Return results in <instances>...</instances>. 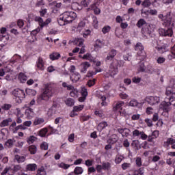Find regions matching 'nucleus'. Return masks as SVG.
Listing matches in <instances>:
<instances>
[{
    "mask_svg": "<svg viewBox=\"0 0 175 175\" xmlns=\"http://www.w3.org/2000/svg\"><path fill=\"white\" fill-rule=\"evenodd\" d=\"M158 17L162 20L163 22V25L165 27V28L159 29V33L160 36H173V27H174V21H173V18H172L170 13L165 16L160 14Z\"/></svg>",
    "mask_w": 175,
    "mask_h": 175,
    "instance_id": "nucleus-1",
    "label": "nucleus"
},
{
    "mask_svg": "<svg viewBox=\"0 0 175 175\" xmlns=\"http://www.w3.org/2000/svg\"><path fill=\"white\" fill-rule=\"evenodd\" d=\"M120 66H124V60L113 59L109 66V76L114 77L118 73V67L120 68Z\"/></svg>",
    "mask_w": 175,
    "mask_h": 175,
    "instance_id": "nucleus-2",
    "label": "nucleus"
},
{
    "mask_svg": "<svg viewBox=\"0 0 175 175\" xmlns=\"http://www.w3.org/2000/svg\"><path fill=\"white\" fill-rule=\"evenodd\" d=\"M34 20L38 23L40 27H38L36 30L31 31V36L33 35V38L32 42H35V40H36V36L35 35H36L38 32H40V29H43V27H44V22L43 21V18H42L40 16H36Z\"/></svg>",
    "mask_w": 175,
    "mask_h": 175,
    "instance_id": "nucleus-3",
    "label": "nucleus"
},
{
    "mask_svg": "<svg viewBox=\"0 0 175 175\" xmlns=\"http://www.w3.org/2000/svg\"><path fill=\"white\" fill-rule=\"evenodd\" d=\"M12 95L15 97L17 103H21V101L25 98V92L19 88L15 89L12 91Z\"/></svg>",
    "mask_w": 175,
    "mask_h": 175,
    "instance_id": "nucleus-4",
    "label": "nucleus"
},
{
    "mask_svg": "<svg viewBox=\"0 0 175 175\" xmlns=\"http://www.w3.org/2000/svg\"><path fill=\"white\" fill-rule=\"evenodd\" d=\"M62 15L63 16L64 20L65 21H67L68 24H70V23H72L73 21L76 20L77 17V14L72 11L64 12Z\"/></svg>",
    "mask_w": 175,
    "mask_h": 175,
    "instance_id": "nucleus-5",
    "label": "nucleus"
},
{
    "mask_svg": "<svg viewBox=\"0 0 175 175\" xmlns=\"http://www.w3.org/2000/svg\"><path fill=\"white\" fill-rule=\"evenodd\" d=\"M53 94H54V90L51 85H45L44 88V98L45 100H49L53 96Z\"/></svg>",
    "mask_w": 175,
    "mask_h": 175,
    "instance_id": "nucleus-6",
    "label": "nucleus"
},
{
    "mask_svg": "<svg viewBox=\"0 0 175 175\" xmlns=\"http://www.w3.org/2000/svg\"><path fill=\"white\" fill-rule=\"evenodd\" d=\"M136 51H139L137 53L139 57H142L141 59H144L146 58V51H144V46L141 42H138L135 45Z\"/></svg>",
    "mask_w": 175,
    "mask_h": 175,
    "instance_id": "nucleus-7",
    "label": "nucleus"
},
{
    "mask_svg": "<svg viewBox=\"0 0 175 175\" xmlns=\"http://www.w3.org/2000/svg\"><path fill=\"white\" fill-rule=\"evenodd\" d=\"M145 102H147L149 105H151L152 106V105H157V103H159V102H161V97L147 96L145 98Z\"/></svg>",
    "mask_w": 175,
    "mask_h": 175,
    "instance_id": "nucleus-8",
    "label": "nucleus"
},
{
    "mask_svg": "<svg viewBox=\"0 0 175 175\" xmlns=\"http://www.w3.org/2000/svg\"><path fill=\"white\" fill-rule=\"evenodd\" d=\"M152 32V29H151V26L148 24L144 26L142 29V33L143 36H145L146 38H147V36H150Z\"/></svg>",
    "mask_w": 175,
    "mask_h": 175,
    "instance_id": "nucleus-9",
    "label": "nucleus"
},
{
    "mask_svg": "<svg viewBox=\"0 0 175 175\" xmlns=\"http://www.w3.org/2000/svg\"><path fill=\"white\" fill-rule=\"evenodd\" d=\"M117 55V50L116 49H111L109 51L107 56L105 58V62H110V61H114V57Z\"/></svg>",
    "mask_w": 175,
    "mask_h": 175,
    "instance_id": "nucleus-10",
    "label": "nucleus"
},
{
    "mask_svg": "<svg viewBox=\"0 0 175 175\" xmlns=\"http://www.w3.org/2000/svg\"><path fill=\"white\" fill-rule=\"evenodd\" d=\"M94 50L96 51H99L100 49L105 47V42L103 40L97 39L94 44Z\"/></svg>",
    "mask_w": 175,
    "mask_h": 175,
    "instance_id": "nucleus-11",
    "label": "nucleus"
},
{
    "mask_svg": "<svg viewBox=\"0 0 175 175\" xmlns=\"http://www.w3.org/2000/svg\"><path fill=\"white\" fill-rule=\"evenodd\" d=\"M80 79H81V75L78 72L70 74V80H71L72 83H77Z\"/></svg>",
    "mask_w": 175,
    "mask_h": 175,
    "instance_id": "nucleus-12",
    "label": "nucleus"
},
{
    "mask_svg": "<svg viewBox=\"0 0 175 175\" xmlns=\"http://www.w3.org/2000/svg\"><path fill=\"white\" fill-rule=\"evenodd\" d=\"M25 116L29 120H31L35 116V113L33 112V109L29 107H27L26 108L25 112Z\"/></svg>",
    "mask_w": 175,
    "mask_h": 175,
    "instance_id": "nucleus-13",
    "label": "nucleus"
},
{
    "mask_svg": "<svg viewBox=\"0 0 175 175\" xmlns=\"http://www.w3.org/2000/svg\"><path fill=\"white\" fill-rule=\"evenodd\" d=\"M91 66V64L88 62H85L81 64V73H87V69Z\"/></svg>",
    "mask_w": 175,
    "mask_h": 175,
    "instance_id": "nucleus-14",
    "label": "nucleus"
},
{
    "mask_svg": "<svg viewBox=\"0 0 175 175\" xmlns=\"http://www.w3.org/2000/svg\"><path fill=\"white\" fill-rule=\"evenodd\" d=\"M118 132L122 135L123 137H128L129 136V133L131 132V130L127 128L124 129H118Z\"/></svg>",
    "mask_w": 175,
    "mask_h": 175,
    "instance_id": "nucleus-15",
    "label": "nucleus"
},
{
    "mask_svg": "<svg viewBox=\"0 0 175 175\" xmlns=\"http://www.w3.org/2000/svg\"><path fill=\"white\" fill-rule=\"evenodd\" d=\"M102 72V69L98 68L94 70H90L87 73L86 77H92V76H95L97 73H100Z\"/></svg>",
    "mask_w": 175,
    "mask_h": 175,
    "instance_id": "nucleus-16",
    "label": "nucleus"
},
{
    "mask_svg": "<svg viewBox=\"0 0 175 175\" xmlns=\"http://www.w3.org/2000/svg\"><path fill=\"white\" fill-rule=\"evenodd\" d=\"M159 136V131H154L152 132L151 135L148 136V142H150V143L154 142V139H157Z\"/></svg>",
    "mask_w": 175,
    "mask_h": 175,
    "instance_id": "nucleus-17",
    "label": "nucleus"
},
{
    "mask_svg": "<svg viewBox=\"0 0 175 175\" xmlns=\"http://www.w3.org/2000/svg\"><path fill=\"white\" fill-rule=\"evenodd\" d=\"M124 102L123 101H119L116 103V106L113 107L114 111H119V113H120V115L122 116V112L121 110H122V106H124Z\"/></svg>",
    "mask_w": 175,
    "mask_h": 175,
    "instance_id": "nucleus-18",
    "label": "nucleus"
},
{
    "mask_svg": "<svg viewBox=\"0 0 175 175\" xmlns=\"http://www.w3.org/2000/svg\"><path fill=\"white\" fill-rule=\"evenodd\" d=\"M72 43L76 44V46L81 47V46L84 44V39L82 38H77L73 40Z\"/></svg>",
    "mask_w": 175,
    "mask_h": 175,
    "instance_id": "nucleus-19",
    "label": "nucleus"
},
{
    "mask_svg": "<svg viewBox=\"0 0 175 175\" xmlns=\"http://www.w3.org/2000/svg\"><path fill=\"white\" fill-rule=\"evenodd\" d=\"M83 59H86L87 61H90V62H96L95 61V57H93L91 53H86L82 57Z\"/></svg>",
    "mask_w": 175,
    "mask_h": 175,
    "instance_id": "nucleus-20",
    "label": "nucleus"
},
{
    "mask_svg": "<svg viewBox=\"0 0 175 175\" xmlns=\"http://www.w3.org/2000/svg\"><path fill=\"white\" fill-rule=\"evenodd\" d=\"M84 27H85V22L81 21L77 27V32H79V33H83V31L85 30Z\"/></svg>",
    "mask_w": 175,
    "mask_h": 175,
    "instance_id": "nucleus-21",
    "label": "nucleus"
},
{
    "mask_svg": "<svg viewBox=\"0 0 175 175\" xmlns=\"http://www.w3.org/2000/svg\"><path fill=\"white\" fill-rule=\"evenodd\" d=\"M83 167H76L74 170V172H71L68 174V175H79V174H83Z\"/></svg>",
    "mask_w": 175,
    "mask_h": 175,
    "instance_id": "nucleus-22",
    "label": "nucleus"
},
{
    "mask_svg": "<svg viewBox=\"0 0 175 175\" xmlns=\"http://www.w3.org/2000/svg\"><path fill=\"white\" fill-rule=\"evenodd\" d=\"M36 169H38V165L36 163L27 164L26 166V170H29V172H35Z\"/></svg>",
    "mask_w": 175,
    "mask_h": 175,
    "instance_id": "nucleus-23",
    "label": "nucleus"
},
{
    "mask_svg": "<svg viewBox=\"0 0 175 175\" xmlns=\"http://www.w3.org/2000/svg\"><path fill=\"white\" fill-rule=\"evenodd\" d=\"M14 143H16V139H8L5 142V146L8 147V148H12L14 146Z\"/></svg>",
    "mask_w": 175,
    "mask_h": 175,
    "instance_id": "nucleus-24",
    "label": "nucleus"
},
{
    "mask_svg": "<svg viewBox=\"0 0 175 175\" xmlns=\"http://www.w3.org/2000/svg\"><path fill=\"white\" fill-rule=\"evenodd\" d=\"M154 48L156 49V50H157L159 54H163V53H165L166 51V46H165L164 45L157 44L156 46H154Z\"/></svg>",
    "mask_w": 175,
    "mask_h": 175,
    "instance_id": "nucleus-25",
    "label": "nucleus"
},
{
    "mask_svg": "<svg viewBox=\"0 0 175 175\" xmlns=\"http://www.w3.org/2000/svg\"><path fill=\"white\" fill-rule=\"evenodd\" d=\"M49 58L50 59H51V61H55L57 59H59V58H61V54L57 52H53L49 55Z\"/></svg>",
    "mask_w": 175,
    "mask_h": 175,
    "instance_id": "nucleus-26",
    "label": "nucleus"
},
{
    "mask_svg": "<svg viewBox=\"0 0 175 175\" xmlns=\"http://www.w3.org/2000/svg\"><path fill=\"white\" fill-rule=\"evenodd\" d=\"M12 64H16V62H21V57L19 55L15 54L10 59Z\"/></svg>",
    "mask_w": 175,
    "mask_h": 175,
    "instance_id": "nucleus-27",
    "label": "nucleus"
},
{
    "mask_svg": "<svg viewBox=\"0 0 175 175\" xmlns=\"http://www.w3.org/2000/svg\"><path fill=\"white\" fill-rule=\"evenodd\" d=\"M18 79L21 81V83H25L28 77L24 72H21L18 75Z\"/></svg>",
    "mask_w": 175,
    "mask_h": 175,
    "instance_id": "nucleus-28",
    "label": "nucleus"
},
{
    "mask_svg": "<svg viewBox=\"0 0 175 175\" xmlns=\"http://www.w3.org/2000/svg\"><path fill=\"white\" fill-rule=\"evenodd\" d=\"M55 111H57V107L53 105L51 108H50L47 112L48 117H53L54 114H55Z\"/></svg>",
    "mask_w": 175,
    "mask_h": 175,
    "instance_id": "nucleus-29",
    "label": "nucleus"
},
{
    "mask_svg": "<svg viewBox=\"0 0 175 175\" xmlns=\"http://www.w3.org/2000/svg\"><path fill=\"white\" fill-rule=\"evenodd\" d=\"M49 133V135H53V133H55V129L51 127V126H49L46 128H44V136H46V133Z\"/></svg>",
    "mask_w": 175,
    "mask_h": 175,
    "instance_id": "nucleus-30",
    "label": "nucleus"
},
{
    "mask_svg": "<svg viewBox=\"0 0 175 175\" xmlns=\"http://www.w3.org/2000/svg\"><path fill=\"white\" fill-rule=\"evenodd\" d=\"M148 25L147 22H146V20L143 18L139 19L136 24L138 28H142V27L143 28V27H146V25Z\"/></svg>",
    "mask_w": 175,
    "mask_h": 175,
    "instance_id": "nucleus-31",
    "label": "nucleus"
},
{
    "mask_svg": "<svg viewBox=\"0 0 175 175\" xmlns=\"http://www.w3.org/2000/svg\"><path fill=\"white\" fill-rule=\"evenodd\" d=\"M145 72L146 73H150V75H152V73H155L157 70L155 68H154V67H152V66L149 64L146 66Z\"/></svg>",
    "mask_w": 175,
    "mask_h": 175,
    "instance_id": "nucleus-32",
    "label": "nucleus"
},
{
    "mask_svg": "<svg viewBox=\"0 0 175 175\" xmlns=\"http://www.w3.org/2000/svg\"><path fill=\"white\" fill-rule=\"evenodd\" d=\"M89 9H91V10H93L94 12V14H99L100 13V9L98 8V6L96 5V3H94L93 5H92L90 6V8Z\"/></svg>",
    "mask_w": 175,
    "mask_h": 175,
    "instance_id": "nucleus-33",
    "label": "nucleus"
},
{
    "mask_svg": "<svg viewBox=\"0 0 175 175\" xmlns=\"http://www.w3.org/2000/svg\"><path fill=\"white\" fill-rule=\"evenodd\" d=\"M124 155L122 154H117L115 157V163L116 165H120L121 162H122V160L124 159Z\"/></svg>",
    "mask_w": 175,
    "mask_h": 175,
    "instance_id": "nucleus-34",
    "label": "nucleus"
},
{
    "mask_svg": "<svg viewBox=\"0 0 175 175\" xmlns=\"http://www.w3.org/2000/svg\"><path fill=\"white\" fill-rule=\"evenodd\" d=\"M151 5H152V3L151 2L150 0H144L142 3V6L144 9H146V8L148 9V8H150V6H151Z\"/></svg>",
    "mask_w": 175,
    "mask_h": 175,
    "instance_id": "nucleus-35",
    "label": "nucleus"
},
{
    "mask_svg": "<svg viewBox=\"0 0 175 175\" xmlns=\"http://www.w3.org/2000/svg\"><path fill=\"white\" fill-rule=\"evenodd\" d=\"M25 156H20L18 154L15 156V160L18 162V163H23V162H25Z\"/></svg>",
    "mask_w": 175,
    "mask_h": 175,
    "instance_id": "nucleus-36",
    "label": "nucleus"
},
{
    "mask_svg": "<svg viewBox=\"0 0 175 175\" xmlns=\"http://www.w3.org/2000/svg\"><path fill=\"white\" fill-rule=\"evenodd\" d=\"M12 118H8V119L3 120L0 124L1 128H5V126H8L9 122H12Z\"/></svg>",
    "mask_w": 175,
    "mask_h": 175,
    "instance_id": "nucleus-37",
    "label": "nucleus"
},
{
    "mask_svg": "<svg viewBox=\"0 0 175 175\" xmlns=\"http://www.w3.org/2000/svg\"><path fill=\"white\" fill-rule=\"evenodd\" d=\"M146 67L144 65V62L139 63L138 68H137V70H138L139 72H146Z\"/></svg>",
    "mask_w": 175,
    "mask_h": 175,
    "instance_id": "nucleus-38",
    "label": "nucleus"
},
{
    "mask_svg": "<svg viewBox=\"0 0 175 175\" xmlns=\"http://www.w3.org/2000/svg\"><path fill=\"white\" fill-rule=\"evenodd\" d=\"M37 67L38 68V69H40L41 70H44V64L43 63V59L40 57L38 59V62L37 63Z\"/></svg>",
    "mask_w": 175,
    "mask_h": 175,
    "instance_id": "nucleus-39",
    "label": "nucleus"
},
{
    "mask_svg": "<svg viewBox=\"0 0 175 175\" xmlns=\"http://www.w3.org/2000/svg\"><path fill=\"white\" fill-rule=\"evenodd\" d=\"M107 122H101L98 125V129L100 131V132H102L105 128L107 127Z\"/></svg>",
    "mask_w": 175,
    "mask_h": 175,
    "instance_id": "nucleus-40",
    "label": "nucleus"
},
{
    "mask_svg": "<svg viewBox=\"0 0 175 175\" xmlns=\"http://www.w3.org/2000/svg\"><path fill=\"white\" fill-rule=\"evenodd\" d=\"M64 16L62 15H61L59 16V18L57 19V22H58V24L60 25V26H64V25H66V24H68L67 23L66 21H65V19H64L63 18Z\"/></svg>",
    "mask_w": 175,
    "mask_h": 175,
    "instance_id": "nucleus-41",
    "label": "nucleus"
},
{
    "mask_svg": "<svg viewBox=\"0 0 175 175\" xmlns=\"http://www.w3.org/2000/svg\"><path fill=\"white\" fill-rule=\"evenodd\" d=\"M141 16H142L144 18H148V16H150V10H142Z\"/></svg>",
    "mask_w": 175,
    "mask_h": 175,
    "instance_id": "nucleus-42",
    "label": "nucleus"
},
{
    "mask_svg": "<svg viewBox=\"0 0 175 175\" xmlns=\"http://www.w3.org/2000/svg\"><path fill=\"white\" fill-rule=\"evenodd\" d=\"M36 137L31 135L30 137H27V142L28 144H33V143H35V142H36Z\"/></svg>",
    "mask_w": 175,
    "mask_h": 175,
    "instance_id": "nucleus-43",
    "label": "nucleus"
},
{
    "mask_svg": "<svg viewBox=\"0 0 175 175\" xmlns=\"http://www.w3.org/2000/svg\"><path fill=\"white\" fill-rule=\"evenodd\" d=\"M44 122V119L42 118H37L34 120L33 124L34 125H40Z\"/></svg>",
    "mask_w": 175,
    "mask_h": 175,
    "instance_id": "nucleus-44",
    "label": "nucleus"
},
{
    "mask_svg": "<svg viewBox=\"0 0 175 175\" xmlns=\"http://www.w3.org/2000/svg\"><path fill=\"white\" fill-rule=\"evenodd\" d=\"M12 173V168L5 167L4 170L1 172V175H13Z\"/></svg>",
    "mask_w": 175,
    "mask_h": 175,
    "instance_id": "nucleus-45",
    "label": "nucleus"
},
{
    "mask_svg": "<svg viewBox=\"0 0 175 175\" xmlns=\"http://www.w3.org/2000/svg\"><path fill=\"white\" fill-rule=\"evenodd\" d=\"M110 29H111V27L106 25L103 27L102 32L104 35H106V33H109V32H110Z\"/></svg>",
    "mask_w": 175,
    "mask_h": 175,
    "instance_id": "nucleus-46",
    "label": "nucleus"
},
{
    "mask_svg": "<svg viewBox=\"0 0 175 175\" xmlns=\"http://www.w3.org/2000/svg\"><path fill=\"white\" fill-rule=\"evenodd\" d=\"M95 116L97 117H100V118H103L105 117V113H103V110H96L94 112Z\"/></svg>",
    "mask_w": 175,
    "mask_h": 175,
    "instance_id": "nucleus-47",
    "label": "nucleus"
},
{
    "mask_svg": "<svg viewBox=\"0 0 175 175\" xmlns=\"http://www.w3.org/2000/svg\"><path fill=\"white\" fill-rule=\"evenodd\" d=\"M26 93L30 96H35L36 95V90L33 89H26Z\"/></svg>",
    "mask_w": 175,
    "mask_h": 175,
    "instance_id": "nucleus-48",
    "label": "nucleus"
},
{
    "mask_svg": "<svg viewBox=\"0 0 175 175\" xmlns=\"http://www.w3.org/2000/svg\"><path fill=\"white\" fill-rule=\"evenodd\" d=\"M83 109H84V105H79L73 107L74 111H76L77 113L81 111Z\"/></svg>",
    "mask_w": 175,
    "mask_h": 175,
    "instance_id": "nucleus-49",
    "label": "nucleus"
},
{
    "mask_svg": "<svg viewBox=\"0 0 175 175\" xmlns=\"http://www.w3.org/2000/svg\"><path fill=\"white\" fill-rule=\"evenodd\" d=\"M42 100H44V92H43L41 94H40L38 96L37 103L38 105H40Z\"/></svg>",
    "mask_w": 175,
    "mask_h": 175,
    "instance_id": "nucleus-50",
    "label": "nucleus"
},
{
    "mask_svg": "<svg viewBox=\"0 0 175 175\" xmlns=\"http://www.w3.org/2000/svg\"><path fill=\"white\" fill-rule=\"evenodd\" d=\"M144 167H140L137 170L134 172L133 175H144Z\"/></svg>",
    "mask_w": 175,
    "mask_h": 175,
    "instance_id": "nucleus-51",
    "label": "nucleus"
},
{
    "mask_svg": "<svg viewBox=\"0 0 175 175\" xmlns=\"http://www.w3.org/2000/svg\"><path fill=\"white\" fill-rule=\"evenodd\" d=\"M81 94L82 96H88V91L87 90V88H85V86L81 88Z\"/></svg>",
    "mask_w": 175,
    "mask_h": 175,
    "instance_id": "nucleus-52",
    "label": "nucleus"
},
{
    "mask_svg": "<svg viewBox=\"0 0 175 175\" xmlns=\"http://www.w3.org/2000/svg\"><path fill=\"white\" fill-rule=\"evenodd\" d=\"M51 21H52V19L51 18H48L45 20V22H44V27L46 28V29L49 30V27L50 25H51Z\"/></svg>",
    "mask_w": 175,
    "mask_h": 175,
    "instance_id": "nucleus-53",
    "label": "nucleus"
},
{
    "mask_svg": "<svg viewBox=\"0 0 175 175\" xmlns=\"http://www.w3.org/2000/svg\"><path fill=\"white\" fill-rule=\"evenodd\" d=\"M65 103L67 106H73L75 105V100L69 98L65 101Z\"/></svg>",
    "mask_w": 175,
    "mask_h": 175,
    "instance_id": "nucleus-54",
    "label": "nucleus"
},
{
    "mask_svg": "<svg viewBox=\"0 0 175 175\" xmlns=\"http://www.w3.org/2000/svg\"><path fill=\"white\" fill-rule=\"evenodd\" d=\"M139 105V102H137V100L136 99H131L129 102V106H131L132 107H136Z\"/></svg>",
    "mask_w": 175,
    "mask_h": 175,
    "instance_id": "nucleus-55",
    "label": "nucleus"
},
{
    "mask_svg": "<svg viewBox=\"0 0 175 175\" xmlns=\"http://www.w3.org/2000/svg\"><path fill=\"white\" fill-rule=\"evenodd\" d=\"M51 6H53V8H56L57 9H59L61 6H62V3H57L56 1H53L52 3H49Z\"/></svg>",
    "mask_w": 175,
    "mask_h": 175,
    "instance_id": "nucleus-56",
    "label": "nucleus"
},
{
    "mask_svg": "<svg viewBox=\"0 0 175 175\" xmlns=\"http://www.w3.org/2000/svg\"><path fill=\"white\" fill-rule=\"evenodd\" d=\"M29 151L30 152V154H36L37 148L35 146L31 145L29 147Z\"/></svg>",
    "mask_w": 175,
    "mask_h": 175,
    "instance_id": "nucleus-57",
    "label": "nucleus"
},
{
    "mask_svg": "<svg viewBox=\"0 0 175 175\" xmlns=\"http://www.w3.org/2000/svg\"><path fill=\"white\" fill-rule=\"evenodd\" d=\"M111 167V164L109 162L103 163V170H109Z\"/></svg>",
    "mask_w": 175,
    "mask_h": 175,
    "instance_id": "nucleus-58",
    "label": "nucleus"
},
{
    "mask_svg": "<svg viewBox=\"0 0 175 175\" xmlns=\"http://www.w3.org/2000/svg\"><path fill=\"white\" fill-rule=\"evenodd\" d=\"M118 140V138L111 137H110L108 140H107V143L108 144H111L112 146V144H114V143H116Z\"/></svg>",
    "mask_w": 175,
    "mask_h": 175,
    "instance_id": "nucleus-59",
    "label": "nucleus"
},
{
    "mask_svg": "<svg viewBox=\"0 0 175 175\" xmlns=\"http://www.w3.org/2000/svg\"><path fill=\"white\" fill-rule=\"evenodd\" d=\"M58 167H61L62 169H69V167H70V165L69 164H66L64 163H60L59 164H58Z\"/></svg>",
    "mask_w": 175,
    "mask_h": 175,
    "instance_id": "nucleus-60",
    "label": "nucleus"
},
{
    "mask_svg": "<svg viewBox=\"0 0 175 175\" xmlns=\"http://www.w3.org/2000/svg\"><path fill=\"white\" fill-rule=\"evenodd\" d=\"M132 165L130 163H124L122 164L121 167L122 170H126V169H129Z\"/></svg>",
    "mask_w": 175,
    "mask_h": 175,
    "instance_id": "nucleus-61",
    "label": "nucleus"
},
{
    "mask_svg": "<svg viewBox=\"0 0 175 175\" xmlns=\"http://www.w3.org/2000/svg\"><path fill=\"white\" fill-rule=\"evenodd\" d=\"M135 163H136V166H137V167H140L141 166H142L143 163L142 162V158L137 157L135 159Z\"/></svg>",
    "mask_w": 175,
    "mask_h": 175,
    "instance_id": "nucleus-62",
    "label": "nucleus"
},
{
    "mask_svg": "<svg viewBox=\"0 0 175 175\" xmlns=\"http://www.w3.org/2000/svg\"><path fill=\"white\" fill-rule=\"evenodd\" d=\"M85 165L88 167H91V166H92V165H94V160H91V159L86 160L85 161Z\"/></svg>",
    "mask_w": 175,
    "mask_h": 175,
    "instance_id": "nucleus-63",
    "label": "nucleus"
},
{
    "mask_svg": "<svg viewBox=\"0 0 175 175\" xmlns=\"http://www.w3.org/2000/svg\"><path fill=\"white\" fill-rule=\"evenodd\" d=\"M91 2H92V0H83L81 3L83 6H84L85 8H87L88 6V5H90V3H91Z\"/></svg>",
    "mask_w": 175,
    "mask_h": 175,
    "instance_id": "nucleus-64",
    "label": "nucleus"
}]
</instances>
